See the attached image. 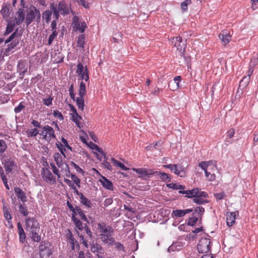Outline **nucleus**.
I'll return each instance as SVG.
<instances>
[{
	"instance_id": "obj_40",
	"label": "nucleus",
	"mask_w": 258,
	"mask_h": 258,
	"mask_svg": "<svg viewBox=\"0 0 258 258\" xmlns=\"http://www.w3.org/2000/svg\"><path fill=\"white\" fill-rule=\"evenodd\" d=\"M185 215L183 210H173L171 213V216L172 218H180L183 217Z\"/></svg>"
},
{
	"instance_id": "obj_16",
	"label": "nucleus",
	"mask_w": 258,
	"mask_h": 258,
	"mask_svg": "<svg viewBox=\"0 0 258 258\" xmlns=\"http://www.w3.org/2000/svg\"><path fill=\"white\" fill-rule=\"evenodd\" d=\"M17 17H15V21L16 25H20L24 21L25 14L23 8H19L16 13Z\"/></svg>"
},
{
	"instance_id": "obj_31",
	"label": "nucleus",
	"mask_w": 258,
	"mask_h": 258,
	"mask_svg": "<svg viewBox=\"0 0 258 258\" xmlns=\"http://www.w3.org/2000/svg\"><path fill=\"white\" fill-rule=\"evenodd\" d=\"M50 11H51L52 14L53 13V17L55 20H58L59 17V10L57 8V6L54 5V3H52L50 6Z\"/></svg>"
},
{
	"instance_id": "obj_15",
	"label": "nucleus",
	"mask_w": 258,
	"mask_h": 258,
	"mask_svg": "<svg viewBox=\"0 0 258 258\" xmlns=\"http://www.w3.org/2000/svg\"><path fill=\"white\" fill-rule=\"evenodd\" d=\"M4 167L5 169L7 174H9L12 172L13 167L16 166L15 162L11 158L6 160L3 163Z\"/></svg>"
},
{
	"instance_id": "obj_58",
	"label": "nucleus",
	"mask_w": 258,
	"mask_h": 258,
	"mask_svg": "<svg viewBox=\"0 0 258 258\" xmlns=\"http://www.w3.org/2000/svg\"><path fill=\"white\" fill-rule=\"evenodd\" d=\"M209 165V161H202L199 163V166L204 171L207 170V168Z\"/></svg>"
},
{
	"instance_id": "obj_19",
	"label": "nucleus",
	"mask_w": 258,
	"mask_h": 258,
	"mask_svg": "<svg viewBox=\"0 0 258 258\" xmlns=\"http://www.w3.org/2000/svg\"><path fill=\"white\" fill-rule=\"evenodd\" d=\"M14 191L18 198L20 200L22 203H24L27 202V196L22 189L18 187H15Z\"/></svg>"
},
{
	"instance_id": "obj_44",
	"label": "nucleus",
	"mask_w": 258,
	"mask_h": 258,
	"mask_svg": "<svg viewBox=\"0 0 258 258\" xmlns=\"http://www.w3.org/2000/svg\"><path fill=\"white\" fill-rule=\"evenodd\" d=\"M250 77L249 75H247L243 77L240 82L239 87L242 86L245 87L247 86L250 81Z\"/></svg>"
},
{
	"instance_id": "obj_56",
	"label": "nucleus",
	"mask_w": 258,
	"mask_h": 258,
	"mask_svg": "<svg viewBox=\"0 0 258 258\" xmlns=\"http://www.w3.org/2000/svg\"><path fill=\"white\" fill-rule=\"evenodd\" d=\"M7 149V145L3 140H0V154L4 153Z\"/></svg>"
},
{
	"instance_id": "obj_47",
	"label": "nucleus",
	"mask_w": 258,
	"mask_h": 258,
	"mask_svg": "<svg viewBox=\"0 0 258 258\" xmlns=\"http://www.w3.org/2000/svg\"><path fill=\"white\" fill-rule=\"evenodd\" d=\"M71 177L75 183L78 187H81V180L75 174H71Z\"/></svg>"
},
{
	"instance_id": "obj_11",
	"label": "nucleus",
	"mask_w": 258,
	"mask_h": 258,
	"mask_svg": "<svg viewBox=\"0 0 258 258\" xmlns=\"http://www.w3.org/2000/svg\"><path fill=\"white\" fill-rule=\"evenodd\" d=\"M97 229L100 233H113V228L104 222H101L97 224Z\"/></svg>"
},
{
	"instance_id": "obj_60",
	"label": "nucleus",
	"mask_w": 258,
	"mask_h": 258,
	"mask_svg": "<svg viewBox=\"0 0 258 258\" xmlns=\"http://www.w3.org/2000/svg\"><path fill=\"white\" fill-rule=\"evenodd\" d=\"M198 220V217H190L188 219L187 225L191 226H195V225L196 224V223H197Z\"/></svg>"
},
{
	"instance_id": "obj_10",
	"label": "nucleus",
	"mask_w": 258,
	"mask_h": 258,
	"mask_svg": "<svg viewBox=\"0 0 258 258\" xmlns=\"http://www.w3.org/2000/svg\"><path fill=\"white\" fill-rule=\"evenodd\" d=\"M38 10V9L34 6H31L30 7L25 20V23L27 26H29L36 18V14Z\"/></svg>"
},
{
	"instance_id": "obj_61",
	"label": "nucleus",
	"mask_w": 258,
	"mask_h": 258,
	"mask_svg": "<svg viewBox=\"0 0 258 258\" xmlns=\"http://www.w3.org/2000/svg\"><path fill=\"white\" fill-rule=\"evenodd\" d=\"M50 165L51 167L53 173L56 175H57L58 178H60V175L59 174V170L56 167V166L53 163H51Z\"/></svg>"
},
{
	"instance_id": "obj_6",
	"label": "nucleus",
	"mask_w": 258,
	"mask_h": 258,
	"mask_svg": "<svg viewBox=\"0 0 258 258\" xmlns=\"http://www.w3.org/2000/svg\"><path fill=\"white\" fill-rule=\"evenodd\" d=\"M41 175L43 180L47 183L51 184L56 182L55 177L47 167L42 168Z\"/></svg>"
},
{
	"instance_id": "obj_38",
	"label": "nucleus",
	"mask_w": 258,
	"mask_h": 258,
	"mask_svg": "<svg viewBox=\"0 0 258 258\" xmlns=\"http://www.w3.org/2000/svg\"><path fill=\"white\" fill-rule=\"evenodd\" d=\"M78 93L80 96H84L86 94V87L83 81H81L80 83Z\"/></svg>"
},
{
	"instance_id": "obj_45",
	"label": "nucleus",
	"mask_w": 258,
	"mask_h": 258,
	"mask_svg": "<svg viewBox=\"0 0 258 258\" xmlns=\"http://www.w3.org/2000/svg\"><path fill=\"white\" fill-rule=\"evenodd\" d=\"M78 235L80 239V241H81L82 243L83 244L84 247L85 248H88L89 247L90 245L88 243V240L87 239L88 237H86V238H85L82 234H79V232L78 233Z\"/></svg>"
},
{
	"instance_id": "obj_57",
	"label": "nucleus",
	"mask_w": 258,
	"mask_h": 258,
	"mask_svg": "<svg viewBox=\"0 0 258 258\" xmlns=\"http://www.w3.org/2000/svg\"><path fill=\"white\" fill-rule=\"evenodd\" d=\"M77 2L86 9H89L90 8L91 3L86 0H79Z\"/></svg>"
},
{
	"instance_id": "obj_3",
	"label": "nucleus",
	"mask_w": 258,
	"mask_h": 258,
	"mask_svg": "<svg viewBox=\"0 0 258 258\" xmlns=\"http://www.w3.org/2000/svg\"><path fill=\"white\" fill-rule=\"evenodd\" d=\"M211 240L209 238H202L197 244V249L200 253H206L211 251Z\"/></svg>"
},
{
	"instance_id": "obj_29",
	"label": "nucleus",
	"mask_w": 258,
	"mask_h": 258,
	"mask_svg": "<svg viewBox=\"0 0 258 258\" xmlns=\"http://www.w3.org/2000/svg\"><path fill=\"white\" fill-rule=\"evenodd\" d=\"M39 231H30V235L32 241L34 242H39L41 241V235L38 234Z\"/></svg>"
},
{
	"instance_id": "obj_39",
	"label": "nucleus",
	"mask_w": 258,
	"mask_h": 258,
	"mask_svg": "<svg viewBox=\"0 0 258 258\" xmlns=\"http://www.w3.org/2000/svg\"><path fill=\"white\" fill-rule=\"evenodd\" d=\"M15 25H16L15 23H14L10 21H9L8 22V24L7 25L6 29L4 35H7L9 34L10 33H11L12 32H13V31L14 29Z\"/></svg>"
},
{
	"instance_id": "obj_23",
	"label": "nucleus",
	"mask_w": 258,
	"mask_h": 258,
	"mask_svg": "<svg viewBox=\"0 0 258 258\" xmlns=\"http://www.w3.org/2000/svg\"><path fill=\"white\" fill-rule=\"evenodd\" d=\"M19 238L20 243H24L26 240V234L20 222L17 223Z\"/></svg>"
},
{
	"instance_id": "obj_1",
	"label": "nucleus",
	"mask_w": 258,
	"mask_h": 258,
	"mask_svg": "<svg viewBox=\"0 0 258 258\" xmlns=\"http://www.w3.org/2000/svg\"><path fill=\"white\" fill-rule=\"evenodd\" d=\"M67 206L69 210L72 212V220L78 229H82V222L80 219L77 217L79 215L80 219L85 222H88L89 220L87 219L84 212L80 207V206H76L74 207L72 204L68 201L67 202Z\"/></svg>"
},
{
	"instance_id": "obj_21",
	"label": "nucleus",
	"mask_w": 258,
	"mask_h": 258,
	"mask_svg": "<svg viewBox=\"0 0 258 258\" xmlns=\"http://www.w3.org/2000/svg\"><path fill=\"white\" fill-rule=\"evenodd\" d=\"M76 73L79 76L78 80L83 81V78L86 75V68L84 69V66L81 62H79L77 66Z\"/></svg>"
},
{
	"instance_id": "obj_26",
	"label": "nucleus",
	"mask_w": 258,
	"mask_h": 258,
	"mask_svg": "<svg viewBox=\"0 0 258 258\" xmlns=\"http://www.w3.org/2000/svg\"><path fill=\"white\" fill-rule=\"evenodd\" d=\"M17 72H27V62L24 59H20L18 61L17 66Z\"/></svg>"
},
{
	"instance_id": "obj_9",
	"label": "nucleus",
	"mask_w": 258,
	"mask_h": 258,
	"mask_svg": "<svg viewBox=\"0 0 258 258\" xmlns=\"http://www.w3.org/2000/svg\"><path fill=\"white\" fill-rule=\"evenodd\" d=\"M133 170L140 174L138 177L143 179H145L146 177L149 178L150 175H154L155 172L153 169H148L145 168H133Z\"/></svg>"
},
{
	"instance_id": "obj_24",
	"label": "nucleus",
	"mask_w": 258,
	"mask_h": 258,
	"mask_svg": "<svg viewBox=\"0 0 258 258\" xmlns=\"http://www.w3.org/2000/svg\"><path fill=\"white\" fill-rule=\"evenodd\" d=\"M235 212H229L227 213L226 223L228 227L232 226L235 222Z\"/></svg>"
},
{
	"instance_id": "obj_35",
	"label": "nucleus",
	"mask_w": 258,
	"mask_h": 258,
	"mask_svg": "<svg viewBox=\"0 0 258 258\" xmlns=\"http://www.w3.org/2000/svg\"><path fill=\"white\" fill-rule=\"evenodd\" d=\"M1 13L4 18L8 19L10 15V4L8 5H4L2 7Z\"/></svg>"
},
{
	"instance_id": "obj_62",
	"label": "nucleus",
	"mask_w": 258,
	"mask_h": 258,
	"mask_svg": "<svg viewBox=\"0 0 258 258\" xmlns=\"http://www.w3.org/2000/svg\"><path fill=\"white\" fill-rule=\"evenodd\" d=\"M114 244L115 245V248H116V249L119 251H121L122 252H124L125 251V248L123 245L122 244L119 242H115L114 241Z\"/></svg>"
},
{
	"instance_id": "obj_41",
	"label": "nucleus",
	"mask_w": 258,
	"mask_h": 258,
	"mask_svg": "<svg viewBox=\"0 0 258 258\" xmlns=\"http://www.w3.org/2000/svg\"><path fill=\"white\" fill-rule=\"evenodd\" d=\"M192 202L197 205H204L208 203L209 201L199 197V195H198L197 197H195L192 199Z\"/></svg>"
},
{
	"instance_id": "obj_5",
	"label": "nucleus",
	"mask_w": 258,
	"mask_h": 258,
	"mask_svg": "<svg viewBox=\"0 0 258 258\" xmlns=\"http://www.w3.org/2000/svg\"><path fill=\"white\" fill-rule=\"evenodd\" d=\"M42 129L40 134L43 136L44 139L47 141H50L51 139H56L54 131L52 127L46 125L42 127Z\"/></svg>"
},
{
	"instance_id": "obj_49",
	"label": "nucleus",
	"mask_w": 258,
	"mask_h": 258,
	"mask_svg": "<svg viewBox=\"0 0 258 258\" xmlns=\"http://www.w3.org/2000/svg\"><path fill=\"white\" fill-rule=\"evenodd\" d=\"M205 212V209L203 207H197L194 211L193 214L202 216Z\"/></svg>"
},
{
	"instance_id": "obj_51",
	"label": "nucleus",
	"mask_w": 258,
	"mask_h": 258,
	"mask_svg": "<svg viewBox=\"0 0 258 258\" xmlns=\"http://www.w3.org/2000/svg\"><path fill=\"white\" fill-rule=\"evenodd\" d=\"M69 106L70 107V109L71 111L72 112V113L71 114L72 117H73V115L76 116H78V117L80 118V119H82V117L81 115H79L77 112V109L75 108V107L71 104H69Z\"/></svg>"
},
{
	"instance_id": "obj_43",
	"label": "nucleus",
	"mask_w": 258,
	"mask_h": 258,
	"mask_svg": "<svg viewBox=\"0 0 258 258\" xmlns=\"http://www.w3.org/2000/svg\"><path fill=\"white\" fill-rule=\"evenodd\" d=\"M26 103L24 101H21L17 106L14 108L15 113H20L26 107Z\"/></svg>"
},
{
	"instance_id": "obj_55",
	"label": "nucleus",
	"mask_w": 258,
	"mask_h": 258,
	"mask_svg": "<svg viewBox=\"0 0 258 258\" xmlns=\"http://www.w3.org/2000/svg\"><path fill=\"white\" fill-rule=\"evenodd\" d=\"M57 32L56 31V30L52 31V33L49 36V37L48 38V44L49 45H50L52 44L53 41L54 40L55 38L57 36Z\"/></svg>"
},
{
	"instance_id": "obj_14",
	"label": "nucleus",
	"mask_w": 258,
	"mask_h": 258,
	"mask_svg": "<svg viewBox=\"0 0 258 258\" xmlns=\"http://www.w3.org/2000/svg\"><path fill=\"white\" fill-rule=\"evenodd\" d=\"M199 188H194L191 190H179V194L185 195V197L187 198H192L197 197L198 194Z\"/></svg>"
},
{
	"instance_id": "obj_53",
	"label": "nucleus",
	"mask_w": 258,
	"mask_h": 258,
	"mask_svg": "<svg viewBox=\"0 0 258 258\" xmlns=\"http://www.w3.org/2000/svg\"><path fill=\"white\" fill-rule=\"evenodd\" d=\"M258 63V56L257 55H253L250 60L249 65L252 67H255Z\"/></svg>"
},
{
	"instance_id": "obj_48",
	"label": "nucleus",
	"mask_w": 258,
	"mask_h": 258,
	"mask_svg": "<svg viewBox=\"0 0 258 258\" xmlns=\"http://www.w3.org/2000/svg\"><path fill=\"white\" fill-rule=\"evenodd\" d=\"M19 43V40L18 39H15L12 42H11L8 45V49L9 50H11L17 47Z\"/></svg>"
},
{
	"instance_id": "obj_28",
	"label": "nucleus",
	"mask_w": 258,
	"mask_h": 258,
	"mask_svg": "<svg viewBox=\"0 0 258 258\" xmlns=\"http://www.w3.org/2000/svg\"><path fill=\"white\" fill-rule=\"evenodd\" d=\"M52 12L49 10H45L42 14L43 21L46 24H49L51 20Z\"/></svg>"
},
{
	"instance_id": "obj_30",
	"label": "nucleus",
	"mask_w": 258,
	"mask_h": 258,
	"mask_svg": "<svg viewBox=\"0 0 258 258\" xmlns=\"http://www.w3.org/2000/svg\"><path fill=\"white\" fill-rule=\"evenodd\" d=\"M89 224V221H88V222H85L84 224L82 223V229H78L80 231H82L83 229H84L87 235V237L90 239H92L93 238V234L90 228L88 226Z\"/></svg>"
},
{
	"instance_id": "obj_33",
	"label": "nucleus",
	"mask_w": 258,
	"mask_h": 258,
	"mask_svg": "<svg viewBox=\"0 0 258 258\" xmlns=\"http://www.w3.org/2000/svg\"><path fill=\"white\" fill-rule=\"evenodd\" d=\"M84 96H79L77 98H75V100L76 102L77 105L79 108V109L81 111H83L84 109L85 106V102L84 99Z\"/></svg>"
},
{
	"instance_id": "obj_25",
	"label": "nucleus",
	"mask_w": 258,
	"mask_h": 258,
	"mask_svg": "<svg viewBox=\"0 0 258 258\" xmlns=\"http://www.w3.org/2000/svg\"><path fill=\"white\" fill-rule=\"evenodd\" d=\"M154 175H160V179L163 181L169 182L171 181V176L165 172L155 171Z\"/></svg>"
},
{
	"instance_id": "obj_50",
	"label": "nucleus",
	"mask_w": 258,
	"mask_h": 258,
	"mask_svg": "<svg viewBox=\"0 0 258 258\" xmlns=\"http://www.w3.org/2000/svg\"><path fill=\"white\" fill-rule=\"evenodd\" d=\"M3 212H4V216L7 220H12V217L11 215L9 209H8L5 206H4L3 207Z\"/></svg>"
},
{
	"instance_id": "obj_22",
	"label": "nucleus",
	"mask_w": 258,
	"mask_h": 258,
	"mask_svg": "<svg viewBox=\"0 0 258 258\" xmlns=\"http://www.w3.org/2000/svg\"><path fill=\"white\" fill-rule=\"evenodd\" d=\"M53 158L56 164L59 168H62L63 165L66 164L64 162L63 156L61 154H59V153L58 152H56L54 154Z\"/></svg>"
},
{
	"instance_id": "obj_8",
	"label": "nucleus",
	"mask_w": 258,
	"mask_h": 258,
	"mask_svg": "<svg viewBox=\"0 0 258 258\" xmlns=\"http://www.w3.org/2000/svg\"><path fill=\"white\" fill-rule=\"evenodd\" d=\"M113 233H100L99 234V239L105 245L108 246H111L114 243V238L112 237Z\"/></svg>"
},
{
	"instance_id": "obj_42",
	"label": "nucleus",
	"mask_w": 258,
	"mask_h": 258,
	"mask_svg": "<svg viewBox=\"0 0 258 258\" xmlns=\"http://www.w3.org/2000/svg\"><path fill=\"white\" fill-rule=\"evenodd\" d=\"M19 211L24 216H27L29 214V211L27 208L26 205L25 204H20L19 206Z\"/></svg>"
},
{
	"instance_id": "obj_64",
	"label": "nucleus",
	"mask_w": 258,
	"mask_h": 258,
	"mask_svg": "<svg viewBox=\"0 0 258 258\" xmlns=\"http://www.w3.org/2000/svg\"><path fill=\"white\" fill-rule=\"evenodd\" d=\"M53 114L54 117L57 118L59 120H63L64 119L62 113L57 110L53 111Z\"/></svg>"
},
{
	"instance_id": "obj_54",
	"label": "nucleus",
	"mask_w": 258,
	"mask_h": 258,
	"mask_svg": "<svg viewBox=\"0 0 258 258\" xmlns=\"http://www.w3.org/2000/svg\"><path fill=\"white\" fill-rule=\"evenodd\" d=\"M185 51H183V53H180L181 56L183 57L185 62L186 63L187 67L188 68H190V56H186L185 53Z\"/></svg>"
},
{
	"instance_id": "obj_2",
	"label": "nucleus",
	"mask_w": 258,
	"mask_h": 258,
	"mask_svg": "<svg viewBox=\"0 0 258 258\" xmlns=\"http://www.w3.org/2000/svg\"><path fill=\"white\" fill-rule=\"evenodd\" d=\"M54 250L53 245L47 240L40 241L39 245V255L41 258H49Z\"/></svg>"
},
{
	"instance_id": "obj_4",
	"label": "nucleus",
	"mask_w": 258,
	"mask_h": 258,
	"mask_svg": "<svg viewBox=\"0 0 258 258\" xmlns=\"http://www.w3.org/2000/svg\"><path fill=\"white\" fill-rule=\"evenodd\" d=\"M26 230L27 231H39L40 226L34 218L28 217L25 219Z\"/></svg>"
},
{
	"instance_id": "obj_7",
	"label": "nucleus",
	"mask_w": 258,
	"mask_h": 258,
	"mask_svg": "<svg viewBox=\"0 0 258 258\" xmlns=\"http://www.w3.org/2000/svg\"><path fill=\"white\" fill-rule=\"evenodd\" d=\"M172 43L177 48L180 53H183V51H185L186 48V41H183L182 39L180 36L174 37L172 39Z\"/></svg>"
},
{
	"instance_id": "obj_52",
	"label": "nucleus",
	"mask_w": 258,
	"mask_h": 258,
	"mask_svg": "<svg viewBox=\"0 0 258 258\" xmlns=\"http://www.w3.org/2000/svg\"><path fill=\"white\" fill-rule=\"evenodd\" d=\"M191 3V0H185L181 4V8L184 12L187 11L188 5Z\"/></svg>"
},
{
	"instance_id": "obj_32",
	"label": "nucleus",
	"mask_w": 258,
	"mask_h": 258,
	"mask_svg": "<svg viewBox=\"0 0 258 258\" xmlns=\"http://www.w3.org/2000/svg\"><path fill=\"white\" fill-rule=\"evenodd\" d=\"M80 199V203L85 206V207L90 208L92 206V204L91 203V201L88 200L86 197L84 196L83 194H81Z\"/></svg>"
},
{
	"instance_id": "obj_34",
	"label": "nucleus",
	"mask_w": 258,
	"mask_h": 258,
	"mask_svg": "<svg viewBox=\"0 0 258 258\" xmlns=\"http://www.w3.org/2000/svg\"><path fill=\"white\" fill-rule=\"evenodd\" d=\"M111 161L114 166L119 167L122 170L127 171L129 169V168L125 166L123 163L114 158H111Z\"/></svg>"
},
{
	"instance_id": "obj_37",
	"label": "nucleus",
	"mask_w": 258,
	"mask_h": 258,
	"mask_svg": "<svg viewBox=\"0 0 258 258\" xmlns=\"http://www.w3.org/2000/svg\"><path fill=\"white\" fill-rule=\"evenodd\" d=\"M77 43L78 47L83 49L85 43V35L84 34L80 35L78 37Z\"/></svg>"
},
{
	"instance_id": "obj_13",
	"label": "nucleus",
	"mask_w": 258,
	"mask_h": 258,
	"mask_svg": "<svg viewBox=\"0 0 258 258\" xmlns=\"http://www.w3.org/2000/svg\"><path fill=\"white\" fill-rule=\"evenodd\" d=\"M66 238L69 240L70 244L71 245L72 249H75V247L76 246V248L79 249L80 246L77 241L76 240L75 238L70 229H68V233L66 234Z\"/></svg>"
},
{
	"instance_id": "obj_27",
	"label": "nucleus",
	"mask_w": 258,
	"mask_h": 258,
	"mask_svg": "<svg viewBox=\"0 0 258 258\" xmlns=\"http://www.w3.org/2000/svg\"><path fill=\"white\" fill-rule=\"evenodd\" d=\"M90 248L91 252L94 253L95 252L101 253L103 249L102 246L100 244L97 242L94 243V242L90 244Z\"/></svg>"
},
{
	"instance_id": "obj_63",
	"label": "nucleus",
	"mask_w": 258,
	"mask_h": 258,
	"mask_svg": "<svg viewBox=\"0 0 258 258\" xmlns=\"http://www.w3.org/2000/svg\"><path fill=\"white\" fill-rule=\"evenodd\" d=\"M53 98L50 95L47 98H45L43 100V104L47 106L51 105L52 103Z\"/></svg>"
},
{
	"instance_id": "obj_12",
	"label": "nucleus",
	"mask_w": 258,
	"mask_h": 258,
	"mask_svg": "<svg viewBox=\"0 0 258 258\" xmlns=\"http://www.w3.org/2000/svg\"><path fill=\"white\" fill-rule=\"evenodd\" d=\"M219 37L224 46L227 45L231 40V35L227 30L222 31L219 35Z\"/></svg>"
},
{
	"instance_id": "obj_46",
	"label": "nucleus",
	"mask_w": 258,
	"mask_h": 258,
	"mask_svg": "<svg viewBox=\"0 0 258 258\" xmlns=\"http://www.w3.org/2000/svg\"><path fill=\"white\" fill-rule=\"evenodd\" d=\"M72 25H73V28H75L76 30H79L80 23L79 21V18L77 16H74L73 17Z\"/></svg>"
},
{
	"instance_id": "obj_36",
	"label": "nucleus",
	"mask_w": 258,
	"mask_h": 258,
	"mask_svg": "<svg viewBox=\"0 0 258 258\" xmlns=\"http://www.w3.org/2000/svg\"><path fill=\"white\" fill-rule=\"evenodd\" d=\"M166 185L169 188L176 190L180 189V190H184L183 189H184L185 188L184 185L180 184L179 183H170L167 184Z\"/></svg>"
},
{
	"instance_id": "obj_59",
	"label": "nucleus",
	"mask_w": 258,
	"mask_h": 258,
	"mask_svg": "<svg viewBox=\"0 0 258 258\" xmlns=\"http://www.w3.org/2000/svg\"><path fill=\"white\" fill-rule=\"evenodd\" d=\"M70 164L72 166H73L76 169L77 172L82 173V174L84 173V170L78 165H77L76 163H75L74 162L71 161Z\"/></svg>"
},
{
	"instance_id": "obj_20",
	"label": "nucleus",
	"mask_w": 258,
	"mask_h": 258,
	"mask_svg": "<svg viewBox=\"0 0 258 258\" xmlns=\"http://www.w3.org/2000/svg\"><path fill=\"white\" fill-rule=\"evenodd\" d=\"M102 180L99 179V181L101 183L102 186L105 188L110 190H113V185L111 181L107 179L103 176H101Z\"/></svg>"
},
{
	"instance_id": "obj_18",
	"label": "nucleus",
	"mask_w": 258,
	"mask_h": 258,
	"mask_svg": "<svg viewBox=\"0 0 258 258\" xmlns=\"http://www.w3.org/2000/svg\"><path fill=\"white\" fill-rule=\"evenodd\" d=\"M172 172H173L175 174L181 177H184L186 176V172L184 169V168L180 164H176Z\"/></svg>"
},
{
	"instance_id": "obj_17",
	"label": "nucleus",
	"mask_w": 258,
	"mask_h": 258,
	"mask_svg": "<svg viewBox=\"0 0 258 258\" xmlns=\"http://www.w3.org/2000/svg\"><path fill=\"white\" fill-rule=\"evenodd\" d=\"M57 8L63 15H68L70 13V8L63 0L58 3Z\"/></svg>"
}]
</instances>
